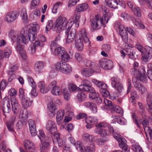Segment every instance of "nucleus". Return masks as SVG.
<instances>
[{
    "mask_svg": "<svg viewBox=\"0 0 152 152\" xmlns=\"http://www.w3.org/2000/svg\"><path fill=\"white\" fill-rule=\"evenodd\" d=\"M44 67L43 63L42 62H36L35 64V70L38 72H41Z\"/></svg>",
    "mask_w": 152,
    "mask_h": 152,
    "instance_id": "obj_36",
    "label": "nucleus"
},
{
    "mask_svg": "<svg viewBox=\"0 0 152 152\" xmlns=\"http://www.w3.org/2000/svg\"><path fill=\"white\" fill-rule=\"evenodd\" d=\"M115 86H113V87L115 88V89L119 92H121L123 91L124 90V88L122 84L120 83H118L115 85Z\"/></svg>",
    "mask_w": 152,
    "mask_h": 152,
    "instance_id": "obj_53",
    "label": "nucleus"
},
{
    "mask_svg": "<svg viewBox=\"0 0 152 152\" xmlns=\"http://www.w3.org/2000/svg\"><path fill=\"white\" fill-rule=\"evenodd\" d=\"M122 0H112L109 7L115 9L118 8V6L120 4V2Z\"/></svg>",
    "mask_w": 152,
    "mask_h": 152,
    "instance_id": "obj_38",
    "label": "nucleus"
},
{
    "mask_svg": "<svg viewBox=\"0 0 152 152\" xmlns=\"http://www.w3.org/2000/svg\"><path fill=\"white\" fill-rule=\"evenodd\" d=\"M20 15L23 22L25 23H27L28 21V18L26 12V8H22Z\"/></svg>",
    "mask_w": 152,
    "mask_h": 152,
    "instance_id": "obj_25",
    "label": "nucleus"
},
{
    "mask_svg": "<svg viewBox=\"0 0 152 152\" xmlns=\"http://www.w3.org/2000/svg\"><path fill=\"white\" fill-rule=\"evenodd\" d=\"M132 149L136 152H143L141 146L137 143L133 145Z\"/></svg>",
    "mask_w": 152,
    "mask_h": 152,
    "instance_id": "obj_42",
    "label": "nucleus"
},
{
    "mask_svg": "<svg viewBox=\"0 0 152 152\" xmlns=\"http://www.w3.org/2000/svg\"><path fill=\"white\" fill-rule=\"evenodd\" d=\"M115 28L116 29H118V34L125 43H126L128 40V34L127 31L132 36H134L135 34L134 31L131 28L126 27V29L124 25L121 24L118 22L115 23Z\"/></svg>",
    "mask_w": 152,
    "mask_h": 152,
    "instance_id": "obj_1",
    "label": "nucleus"
},
{
    "mask_svg": "<svg viewBox=\"0 0 152 152\" xmlns=\"http://www.w3.org/2000/svg\"><path fill=\"white\" fill-rule=\"evenodd\" d=\"M28 123L31 135L32 136H35L37 134V131L36 124L34 121L31 119H29Z\"/></svg>",
    "mask_w": 152,
    "mask_h": 152,
    "instance_id": "obj_13",
    "label": "nucleus"
},
{
    "mask_svg": "<svg viewBox=\"0 0 152 152\" xmlns=\"http://www.w3.org/2000/svg\"><path fill=\"white\" fill-rule=\"evenodd\" d=\"M19 117L20 120L26 122L27 119L28 118V112L26 110H20L19 113Z\"/></svg>",
    "mask_w": 152,
    "mask_h": 152,
    "instance_id": "obj_27",
    "label": "nucleus"
},
{
    "mask_svg": "<svg viewBox=\"0 0 152 152\" xmlns=\"http://www.w3.org/2000/svg\"><path fill=\"white\" fill-rule=\"evenodd\" d=\"M104 103L105 105L108 106L110 109L113 105L112 103V102L111 101L105 98H104Z\"/></svg>",
    "mask_w": 152,
    "mask_h": 152,
    "instance_id": "obj_60",
    "label": "nucleus"
},
{
    "mask_svg": "<svg viewBox=\"0 0 152 152\" xmlns=\"http://www.w3.org/2000/svg\"><path fill=\"white\" fill-rule=\"evenodd\" d=\"M144 130L148 140L152 139V129L148 127H144Z\"/></svg>",
    "mask_w": 152,
    "mask_h": 152,
    "instance_id": "obj_33",
    "label": "nucleus"
},
{
    "mask_svg": "<svg viewBox=\"0 0 152 152\" xmlns=\"http://www.w3.org/2000/svg\"><path fill=\"white\" fill-rule=\"evenodd\" d=\"M19 13L16 11H10L7 13L4 18V21L8 23L14 21L18 18Z\"/></svg>",
    "mask_w": 152,
    "mask_h": 152,
    "instance_id": "obj_4",
    "label": "nucleus"
},
{
    "mask_svg": "<svg viewBox=\"0 0 152 152\" xmlns=\"http://www.w3.org/2000/svg\"><path fill=\"white\" fill-rule=\"evenodd\" d=\"M83 137L86 144H94L93 142L94 140V138L92 135L89 134L87 133H84L83 135Z\"/></svg>",
    "mask_w": 152,
    "mask_h": 152,
    "instance_id": "obj_17",
    "label": "nucleus"
},
{
    "mask_svg": "<svg viewBox=\"0 0 152 152\" xmlns=\"http://www.w3.org/2000/svg\"><path fill=\"white\" fill-rule=\"evenodd\" d=\"M56 103L53 101L50 102L47 106V111L48 115L51 117H53L56 114Z\"/></svg>",
    "mask_w": 152,
    "mask_h": 152,
    "instance_id": "obj_7",
    "label": "nucleus"
},
{
    "mask_svg": "<svg viewBox=\"0 0 152 152\" xmlns=\"http://www.w3.org/2000/svg\"><path fill=\"white\" fill-rule=\"evenodd\" d=\"M132 82L134 87L137 88L141 94H142L146 91V89L145 87L141 84L138 83V81L136 80V77L133 78Z\"/></svg>",
    "mask_w": 152,
    "mask_h": 152,
    "instance_id": "obj_12",
    "label": "nucleus"
},
{
    "mask_svg": "<svg viewBox=\"0 0 152 152\" xmlns=\"http://www.w3.org/2000/svg\"><path fill=\"white\" fill-rule=\"evenodd\" d=\"M92 84L88 80L84 79L82 80L81 84L79 86L80 89L83 91L88 92L91 90H93V88L91 87Z\"/></svg>",
    "mask_w": 152,
    "mask_h": 152,
    "instance_id": "obj_5",
    "label": "nucleus"
},
{
    "mask_svg": "<svg viewBox=\"0 0 152 152\" xmlns=\"http://www.w3.org/2000/svg\"><path fill=\"white\" fill-rule=\"evenodd\" d=\"M42 142L40 146V149L41 152H45L48 148L50 146V144L48 142Z\"/></svg>",
    "mask_w": 152,
    "mask_h": 152,
    "instance_id": "obj_34",
    "label": "nucleus"
},
{
    "mask_svg": "<svg viewBox=\"0 0 152 152\" xmlns=\"http://www.w3.org/2000/svg\"><path fill=\"white\" fill-rule=\"evenodd\" d=\"M137 92L135 91H133L131 93V96L130 98V101L132 103H134L135 102V98L136 96Z\"/></svg>",
    "mask_w": 152,
    "mask_h": 152,
    "instance_id": "obj_61",
    "label": "nucleus"
},
{
    "mask_svg": "<svg viewBox=\"0 0 152 152\" xmlns=\"http://www.w3.org/2000/svg\"><path fill=\"white\" fill-rule=\"evenodd\" d=\"M17 34V32L13 29L10 30L9 32V34L14 41L16 39V36Z\"/></svg>",
    "mask_w": 152,
    "mask_h": 152,
    "instance_id": "obj_43",
    "label": "nucleus"
},
{
    "mask_svg": "<svg viewBox=\"0 0 152 152\" xmlns=\"http://www.w3.org/2000/svg\"><path fill=\"white\" fill-rule=\"evenodd\" d=\"M64 115V110L61 109L58 111V120L60 121L63 120Z\"/></svg>",
    "mask_w": 152,
    "mask_h": 152,
    "instance_id": "obj_46",
    "label": "nucleus"
},
{
    "mask_svg": "<svg viewBox=\"0 0 152 152\" xmlns=\"http://www.w3.org/2000/svg\"><path fill=\"white\" fill-rule=\"evenodd\" d=\"M66 52L65 48L63 47L59 46L58 47L57 53L58 56L60 58L61 56L64 54V53Z\"/></svg>",
    "mask_w": 152,
    "mask_h": 152,
    "instance_id": "obj_48",
    "label": "nucleus"
},
{
    "mask_svg": "<svg viewBox=\"0 0 152 152\" xmlns=\"http://www.w3.org/2000/svg\"><path fill=\"white\" fill-rule=\"evenodd\" d=\"M12 53V50L9 47H6L4 50V56L2 55L3 57H4L6 58H8L11 55Z\"/></svg>",
    "mask_w": 152,
    "mask_h": 152,
    "instance_id": "obj_44",
    "label": "nucleus"
},
{
    "mask_svg": "<svg viewBox=\"0 0 152 152\" xmlns=\"http://www.w3.org/2000/svg\"><path fill=\"white\" fill-rule=\"evenodd\" d=\"M2 109L4 113V115H6L5 113H8L11 110V107L9 102L7 100H3L2 103Z\"/></svg>",
    "mask_w": 152,
    "mask_h": 152,
    "instance_id": "obj_19",
    "label": "nucleus"
},
{
    "mask_svg": "<svg viewBox=\"0 0 152 152\" xmlns=\"http://www.w3.org/2000/svg\"><path fill=\"white\" fill-rule=\"evenodd\" d=\"M113 62L110 60L107 59V63L106 64V66H105V69H111L113 67Z\"/></svg>",
    "mask_w": 152,
    "mask_h": 152,
    "instance_id": "obj_55",
    "label": "nucleus"
},
{
    "mask_svg": "<svg viewBox=\"0 0 152 152\" xmlns=\"http://www.w3.org/2000/svg\"><path fill=\"white\" fill-rule=\"evenodd\" d=\"M144 53L148 55V56L151 57L152 56V48L148 46H145Z\"/></svg>",
    "mask_w": 152,
    "mask_h": 152,
    "instance_id": "obj_50",
    "label": "nucleus"
},
{
    "mask_svg": "<svg viewBox=\"0 0 152 152\" xmlns=\"http://www.w3.org/2000/svg\"><path fill=\"white\" fill-rule=\"evenodd\" d=\"M88 145L85 148L84 152H94L95 149V146L94 144H88Z\"/></svg>",
    "mask_w": 152,
    "mask_h": 152,
    "instance_id": "obj_37",
    "label": "nucleus"
},
{
    "mask_svg": "<svg viewBox=\"0 0 152 152\" xmlns=\"http://www.w3.org/2000/svg\"><path fill=\"white\" fill-rule=\"evenodd\" d=\"M84 64L90 68V69L98 70L99 67L97 64H95L91 61L86 60L84 61Z\"/></svg>",
    "mask_w": 152,
    "mask_h": 152,
    "instance_id": "obj_21",
    "label": "nucleus"
},
{
    "mask_svg": "<svg viewBox=\"0 0 152 152\" xmlns=\"http://www.w3.org/2000/svg\"><path fill=\"white\" fill-rule=\"evenodd\" d=\"M48 87L51 88L52 94L54 95H57V83L56 80H54L48 85Z\"/></svg>",
    "mask_w": 152,
    "mask_h": 152,
    "instance_id": "obj_24",
    "label": "nucleus"
},
{
    "mask_svg": "<svg viewBox=\"0 0 152 152\" xmlns=\"http://www.w3.org/2000/svg\"><path fill=\"white\" fill-rule=\"evenodd\" d=\"M142 60L145 62H148L149 59H150L151 57L148 56V55L144 53H142Z\"/></svg>",
    "mask_w": 152,
    "mask_h": 152,
    "instance_id": "obj_63",
    "label": "nucleus"
},
{
    "mask_svg": "<svg viewBox=\"0 0 152 152\" xmlns=\"http://www.w3.org/2000/svg\"><path fill=\"white\" fill-rule=\"evenodd\" d=\"M88 8V5L86 3H84L77 5L76 10L78 12H81L87 10Z\"/></svg>",
    "mask_w": 152,
    "mask_h": 152,
    "instance_id": "obj_28",
    "label": "nucleus"
},
{
    "mask_svg": "<svg viewBox=\"0 0 152 152\" xmlns=\"http://www.w3.org/2000/svg\"><path fill=\"white\" fill-rule=\"evenodd\" d=\"M117 141L119 142L120 147H123V146L126 145L125 143V140L123 138L121 137L120 138L118 139V140Z\"/></svg>",
    "mask_w": 152,
    "mask_h": 152,
    "instance_id": "obj_62",
    "label": "nucleus"
},
{
    "mask_svg": "<svg viewBox=\"0 0 152 152\" xmlns=\"http://www.w3.org/2000/svg\"><path fill=\"white\" fill-rule=\"evenodd\" d=\"M142 74L139 73L136 76L138 80H140L143 82H146V77L145 75V68L143 67L142 68Z\"/></svg>",
    "mask_w": 152,
    "mask_h": 152,
    "instance_id": "obj_29",
    "label": "nucleus"
},
{
    "mask_svg": "<svg viewBox=\"0 0 152 152\" xmlns=\"http://www.w3.org/2000/svg\"><path fill=\"white\" fill-rule=\"evenodd\" d=\"M45 129L52 134L53 142L56 144L57 141V127L56 124L52 121H48L46 124Z\"/></svg>",
    "mask_w": 152,
    "mask_h": 152,
    "instance_id": "obj_3",
    "label": "nucleus"
},
{
    "mask_svg": "<svg viewBox=\"0 0 152 152\" xmlns=\"http://www.w3.org/2000/svg\"><path fill=\"white\" fill-rule=\"evenodd\" d=\"M146 101L148 108L150 110H152V93H148Z\"/></svg>",
    "mask_w": 152,
    "mask_h": 152,
    "instance_id": "obj_35",
    "label": "nucleus"
},
{
    "mask_svg": "<svg viewBox=\"0 0 152 152\" xmlns=\"http://www.w3.org/2000/svg\"><path fill=\"white\" fill-rule=\"evenodd\" d=\"M69 31L68 30H66V34L67 35V38L66 40V43H69L71 42L72 41H73L74 38V37H72V36L70 34H68Z\"/></svg>",
    "mask_w": 152,
    "mask_h": 152,
    "instance_id": "obj_49",
    "label": "nucleus"
},
{
    "mask_svg": "<svg viewBox=\"0 0 152 152\" xmlns=\"http://www.w3.org/2000/svg\"><path fill=\"white\" fill-rule=\"evenodd\" d=\"M86 123H91L92 124L96 123L98 122V120L94 117H89L85 119Z\"/></svg>",
    "mask_w": 152,
    "mask_h": 152,
    "instance_id": "obj_40",
    "label": "nucleus"
},
{
    "mask_svg": "<svg viewBox=\"0 0 152 152\" xmlns=\"http://www.w3.org/2000/svg\"><path fill=\"white\" fill-rule=\"evenodd\" d=\"M75 46L78 50L81 51L83 49V44L81 38L79 37L75 40Z\"/></svg>",
    "mask_w": 152,
    "mask_h": 152,
    "instance_id": "obj_30",
    "label": "nucleus"
},
{
    "mask_svg": "<svg viewBox=\"0 0 152 152\" xmlns=\"http://www.w3.org/2000/svg\"><path fill=\"white\" fill-rule=\"evenodd\" d=\"M27 79L29 85L31 86L32 88L35 89L36 86L32 78L31 77L28 76L27 77Z\"/></svg>",
    "mask_w": 152,
    "mask_h": 152,
    "instance_id": "obj_56",
    "label": "nucleus"
},
{
    "mask_svg": "<svg viewBox=\"0 0 152 152\" xmlns=\"http://www.w3.org/2000/svg\"><path fill=\"white\" fill-rule=\"evenodd\" d=\"M86 97V94L83 92L78 93L76 97V99L77 101L79 102H82L84 101Z\"/></svg>",
    "mask_w": 152,
    "mask_h": 152,
    "instance_id": "obj_31",
    "label": "nucleus"
},
{
    "mask_svg": "<svg viewBox=\"0 0 152 152\" xmlns=\"http://www.w3.org/2000/svg\"><path fill=\"white\" fill-rule=\"evenodd\" d=\"M51 28L53 31L57 29V19L55 21L50 20L47 22L45 28V32L47 33Z\"/></svg>",
    "mask_w": 152,
    "mask_h": 152,
    "instance_id": "obj_9",
    "label": "nucleus"
},
{
    "mask_svg": "<svg viewBox=\"0 0 152 152\" xmlns=\"http://www.w3.org/2000/svg\"><path fill=\"white\" fill-rule=\"evenodd\" d=\"M99 72V71L93 69L84 68L82 69L81 73L83 76L88 77L91 76L94 72Z\"/></svg>",
    "mask_w": 152,
    "mask_h": 152,
    "instance_id": "obj_16",
    "label": "nucleus"
},
{
    "mask_svg": "<svg viewBox=\"0 0 152 152\" xmlns=\"http://www.w3.org/2000/svg\"><path fill=\"white\" fill-rule=\"evenodd\" d=\"M33 100L28 97H25L21 99V103L23 106L27 108L31 106L33 102Z\"/></svg>",
    "mask_w": 152,
    "mask_h": 152,
    "instance_id": "obj_20",
    "label": "nucleus"
},
{
    "mask_svg": "<svg viewBox=\"0 0 152 152\" xmlns=\"http://www.w3.org/2000/svg\"><path fill=\"white\" fill-rule=\"evenodd\" d=\"M107 59L105 58H103L101 59L99 61V65L103 69H105L107 63Z\"/></svg>",
    "mask_w": 152,
    "mask_h": 152,
    "instance_id": "obj_57",
    "label": "nucleus"
},
{
    "mask_svg": "<svg viewBox=\"0 0 152 152\" xmlns=\"http://www.w3.org/2000/svg\"><path fill=\"white\" fill-rule=\"evenodd\" d=\"M121 17L126 20H128L130 18V16L126 12H122Z\"/></svg>",
    "mask_w": 152,
    "mask_h": 152,
    "instance_id": "obj_64",
    "label": "nucleus"
},
{
    "mask_svg": "<svg viewBox=\"0 0 152 152\" xmlns=\"http://www.w3.org/2000/svg\"><path fill=\"white\" fill-rule=\"evenodd\" d=\"M26 122L20 120L18 121L16 124V128L20 129L22 128L23 125L26 124Z\"/></svg>",
    "mask_w": 152,
    "mask_h": 152,
    "instance_id": "obj_52",
    "label": "nucleus"
},
{
    "mask_svg": "<svg viewBox=\"0 0 152 152\" xmlns=\"http://www.w3.org/2000/svg\"><path fill=\"white\" fill-rule=\"evenodd\" d=\"M88 33L87 32L86 30L83 28L80 31L79 33V36L82 40L83 39L84 42L88 45H90V41L88 37Z\"/></svg>",
    "mask_w": 152,
    "mask_h": 152,
    "instance_id": "obj_11",
    "label": "nucleus"
},
{
    "mask_svg": "<svg viewBox=\"0 0 152 152\" xmlns=\"http://www.w3.org/2000/svg\"><path fill=\"white\" fill-rule=\"evenodd\" d=\"M57 41L55 39L51 42L50 44V48L52 53L54 55H56L57 52Z\"/></svg>",
    "mask_w": 152,
    "mask_h": 152,
    "instance_id": "obj_32",
    "label": "nucleus"
},
{
    "mask_svg": "<svg viewBox=\"0 0 152 152\" xmlns=\"http://www.w3.org/2000/svg\"><path fill=\"white\" fill-rule=\"evenodd\" d=\"M37 36V31L35 28L32 27L29 29L27 36L31 42L33 41L35 39Z\"/></svg>",
    "mask_w": 152,
    "mask_h": 152,
    "instance_id": "obj_14",
    "label": "nucleus"
},
{
    "mask_svg": "<svg viewBox=\"0 0 152 152\" xmlns=\"http://www.w3.org/2000/svg\"><path fill=\"white\" fill-rule=\"evenodd\" d=\"M58 70L65 73H68L72 70L71 66L65 62H61L58 63Z\"/></svg>",
    "mask_w": 152,
    "mask_h": 152,
    "instance_id": "obj_6",
    "label": "nucleus"
},
{
    "mask_svg": "<svg viewBox=\"0 0 152 152\" xmlns=\"http://www.w3.org/2000/svg\"><path fill=\"white\" fill-rule=\"evenodd\" d=\"M119 95L117 91H114L110 94V98L112 100H115L118 99Z\"/></svg>",
    "mask_w": 152,
    "mask_h": 152,
    "instance_id": "obj_51",
    "label": "nucleus"
},
{
    "mask_svg": "<svg viewBox=\"0 0 152 152\" xmlns=\"http://www.w3.org/2000/svg\"><path fill=\"white\" fill-rule=\"evenodd\" d=\"M11 104L13 113L15 114H18L19 110V103L15 97L12 98Z\"/></svg>",
    "mask_w": 152,
    "mask_h": 152,
    "instance_id": "obj_15",
    "label": "nucleus"
},
{
    "mask_svg": "<svg viewBox=\"0 0 152 152\" xmlns=\"http://www.w3.org/2000/svg\"><path fill=\"white\" fill-rule=\"evenodd\" d=\"M111 15L110 14L104 15V19H102L101 17L96 15L93 18H91L90 20L91 22V28L94 31L99 29L102 23H107Z\"/></svg>",
    "mask_w": 152,
    "mask_h": 152,
    "instance_id": "obj_2",
    "label": "nucleus"
},
{
    "mask_svg": "<svg viewBox=\"0 0 152 152\" xmlns=\"http://www.w3.org/2000/svg\"><path fill=\"white\" fill-rule=\"evenodd\" d=\"M59 58L63 61L67 62L69 61L70 57L66 51Z\"/></svg>",
    "mask_w": 152,
    "mask_h": 152,
    "instance_id": "obj_45",
    "label": "nucleus"
},
{
    "mask_svg": "<svg viewBox=\"0 0 152 152\" xmlns=\"http://www.w3.org/2000/svg\"><path fill=\"white\" fill-rule=\"evenodd\" d=\"M127 4L129 7L131 9L134 15L138 17H140L141 16V11L139 8L130 1L127 2Z\"/></svg>",
    "mask_w": 152,
    "mask_h": 152,
    "instance_id": "obj_10",
    "label": "nucleus"
},
{
    "mask_svg": "<svg viewBox=\"0 0 152 152\" xmlns=\"http://www.w3.org/2000/svg\"><path fill=\"white\" fill-rule=\"evenodd\" d=\"M40 0H32L30 4V8L33 9L37 7L39 4Z\"/></svg>",
    "mask_w": 152,
    "mask_h": 152,
    "instance_id": "obj_47",
    "label": "nucleus"
},
{
    "mask_svg": "<svg viewBox=\"0 0 152 152\" xmlns=\"http://www.w3.org/2000/svg\"><path fill=\"white\" fill-rule=\"evenodd\" d=\"M68 88L70 91H75L77 88L76 86L72 83H69V84Z\"/></svg>",
    "mask_w": 152,
    "mask_h": 152,
    "instance_id": "obj_58",
    "label": "nucleus"
},
{
    "mask_svg": "<svg viewBox=\"0 0 152 152\" xmlns=\"http://www.w3.org/2000/svg\"><path fill=\"white\" fill-rule=\"evenodd\" d=\"M91 90L88 91V92L90 93L89 95V97L90 99L95 100L96 98L99 96L98 95L96 94L94 88H93V90L91 91Z\"/></svg>",
    "mask_w": 152,
    "mask_h": 152,
    "instance_id": "obj_41",
    "label": "nucleus"
},
{
    "mask_svg": "<svg viewBox=\"0 0 152 152\" xmlns=\"http://www.w3.org/2000/svg\"><path fill=\"white\" fill-rule=\"evenodd\" d=\"M108 126L109 131L108 132H110V134L112 133V134L114 132V131L113 127L110 125H109L107 123L101 122L99 123L96 125V127L99 128H105Z\"/></svg>",
    "mask_w": 152,
    "mask_h": 152,
    "instance_id": "obj_22",
    "label": "nucleus"
},
{
    "mask_svg": "<svg viewBox=\"0 0 152 152\" xmlns=\"http://www.w3.org/2000/svg\"><path fill=\"white\" fill-rule=\"evenodd\" d=\"M91 81L92 82L95 84L97 87L101 89H105L107 88V87L106 84L104 83H102L101 81L96 79H92Z\"/></svg>",
    "mask_w": 152,
    "mask_h": 152,
    "instance_id": "obj_26",
    "label": "nucleus"
},
{
    "mask_svg": "<svg viewBox=\"0 0 152 152\" xmlns=\"http://www.w3.org/2000/svg\"><path fill=\"white\" fill-rule=\"evenodd\" d=\"M38 87L39 88L40 92L43 94L47 93L49 89L46 86L45 83L43 81H40L39 82Z\"/></svg>",
    "mask_w": 152,
    "mask_h": 152,
    "instance_id": "obj_23",
    "label": "nucleus"
},
{
    "mask_svg": "<svg viewBox=\"0 0 152 152\" xmlns=\"http://www.w3.org/2000/svg\"><path fill=\"white\" fill-rule=\"evenodd\" d=\"M23 144L26 150L28 152L30 151L31 150V151H35L34 145L32 142L28 140H26L23 142Z\"/></svg>",
    "mask_w": 152,
    "mask_h": 152,
    "instance_id": "obj_18",
    "label": "nucleus"
},
{
    "mask_svg": "<svg viewBox=\"0 0 152 152\" xmlns=\"http://www.w3.org/2000/svg\"><path fill=\"white\" fill-rule=\"evenodd\" d=\"M18 68V64H16L12 66L8 72V75L11 74V73H14L16 71Z\"/></svg>",
    "mask_w": 152,
    "mask_h": 152,
    "instance_id": "obj_59",
    "label": "nucleus"
},
{
    "mask_svg": "<svg viewBox=\"0 0 152 152\" xmlns=\"http://www.w3.org/2000/svg\"><path fill=\"white\" fill-rule=\"evenodd\" d=\"M67 20L64 17L60 16L58 18V31H61L64 29L67 26Z\"/></svg>",
    "mask_w": 152,
    "mask_h": 152,
    "instance_id": "obj_8",
    "label": "nucleus"
},
{
    "mask_svg": "<svg viewBox=\"0 0 152 152\" xmlns=\"http://www.w3.org/2000/svg\"><path fill=\"white\" fill-rule=\"evenodd\" d=\"M110 109L118 113L122 114L123 112V110L122 108L116 105L113 104Z\"/></svg>",
    "mask_w": 152,
    "mask_h": 152,
    "instance_id": "obj_39",
    "label": "nucleus"
},
{
    "mask_svg": "<svg viewBox=\"0 0 152 152\" xmlns=\"http://www.w3.org/2000/svg\"><path fill=\"white\" fill-rule=\"evenodd\" d=\"M7 85L6 80L3 79L0 83V89L1 90L3 91L6 87Z\"/></svg>",
    "mask_w": 152,
    "mask_h": 152,
    "instance_id": "obj_54",
    "label": "nucleus"
}]
</instances>
